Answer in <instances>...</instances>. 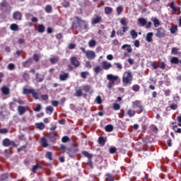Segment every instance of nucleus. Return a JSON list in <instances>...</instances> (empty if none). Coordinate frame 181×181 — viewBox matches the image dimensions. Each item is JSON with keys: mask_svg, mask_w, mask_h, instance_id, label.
<instances>
[{"mask_svg": "<svg viewBox=\"0 0 181 181\" xmlns=\"http://www.w3.org/2000/svg\"><path fill=\"white\" fill-rule=\"evenodd\" d=\"M133 80L134 76L132 75V72H131V71H126L123 74L122 84L124 86V87H127V86H131Z\"/></svg>", "mask_w": 181, "mask_h": 181, "instance_id": "nucleus-1", "label": "nucleus"}, {"mask_svg": "<svg viewBox=\"0 0 181 181\" xmlns=\"http://www.w3.org/2000/svg\"><path fill=\"white\" fill-rule=\"evenodd\" d=\"M78 151V145L74 144L72 147L68 148L66 151L67 155H69V158L71 159H74L76 158V154Z\"/></svg>", "mask_w": 181, "mask_h": 181, "instance_id": "nucleus-2", "label": "nucleus"}, {"mask_svg": "<svg viewBox=\"0 0 181 181\" xmlns=\"http://www.w3.org/2000/svg\"><path fill=\"white\" fill-rule=\"evenodd\" d=\"M75 18L76 19L79 28H82L81 25H83V29L85 30H88V29H90V27H88V25L87 24V22L86 21L81 20V18H80V17L78 16H75Z\"/></svg>", "mask_w": 181, "mask_h": 181, "instance_id": "nucleus-3", "label": "nucleus"}, {"mask_svg": "<svg viewBox=\"0 0 181 181\" xmlns=\"http://www.w3.org/2000/svg\"><path fill=\"white\" fill-rule=\"evenodd\" d=\"M156 37L162 39L163 37H166V30H165L163 28H158L156 29Z\"/></svg>", "mask_w": 181, "mask_h": 181, "instance_id": "nucleus-4", "label": "nucleus"}, {"mask_svg": "<svg viewBox=\"0 0 181 181\" xmlns=\"http://www.w3.org/2000/svg\"><path fill=\"white\" fill-rule=\"evenodd\" d=\"M3 146H13V148H16L18 146V144L15 143L13 141H11L9 139H4L2 141Z\"/></svg>", "mask_w": 181, "mask_h": 181, "instance_id": "nucleus-5", "label": "nucleus"}, {"mask_svg": "<svg viewBox=\"0 0 181 181\" xmlns=\"http://www.w3.org/2000/svg\"><path fill=\"white\" fill-rule=\"evenodd\" d=\"M103 22V17L95 15L91 19V25H97L98 23H101Z\"/></svg>", "mask_w": 181, "mask_h": 181, "instance_id": "nucleus-6", "label": "nucleus"}, {"mask_svg": "<svg viewBox=\"0 0 181 181\" xmlns=\"http://www.w3.org/2000/svg\"><path fill=\"white\" fill-rule=\"evenodd\" d=\"M107 80H109V81H110V83H112V84H115V81H118L119 77H118L117 76H114L112 74H107Z\"/></svg>", "mask_w": 181, "mask_h": 181, "instance_id": "nucleus-7", "label": "nucleus"}, {"mask_svg": "<svg viewBox=\"0 0 181 181\" xmlns=\"http://www.w3.org/2000/svg\"><path fill=\"white\" fill-rule=\"evenodd\" d=\"M86 57L88 60H93V59H95V52L93 50H88Z\"/></svg>", "mask_w": 181, "mask_h": 181, "instance_id": "nucleus-8", "label": "nucleus"}, {"mask_svg": "<svg viewBox=\"0 0 181 181\" xmlns=\"http://www.w3.org/2000/svg\"><path fill=\"white\" fill-rule=\"evenodd\" d=\"M101 66L103 70H110V69L112 67V64L107 61H103Z\"/></svg>", "mask_w": 181, "mask_h": 181, "instance_id": "nucleus-9", "label": "nucleus"}, {"mask_svg": "<svg viewBox=\"0 0 181 181\" xmlns=\"http://www.w3.org/2000/svg\"><path fill=\"white\" fill-rule=\"evenodd\" d=\"M70 60L72 66H74V67H78L80 66V62L77 60V57H72Z\"/></svg>", "mask_w": 181, "mask_h": 181, "instance_id": "nucleus-10", "label": "nucleus"}, {"mask_svg": "<svg viewBox=\"0 0 181 181\" xmlns=\"http://www.w3.org/2000/svg\"><path fill=\"white\" fill-rule=\"evenodd\" d=\"M32 63H33V58L30 57L25 62H23L22 65H23V67L28 68V67H30V66L32 65Z\"/></svg>", "mask_w": 181, "mask_h": 181, "instance_id": "nucleus-11", "label": "nucleus"}, {"mask_svg": "<svg viewBox=\"0 0 181 181\" xmlns=\"http://www.w3.org/2000/svg\"><path fill=\"white\" fill-rule=\"evenodd\" d=\"M13 18L15 21H22V13L20 11H15L13 13Z\"/></svg>", "mask_w": 181, "mask_h": 181, "instance_id": "nucleus-12", "label": "nucleus"}, {"mask_svg": "<svg viewBox=\"0 0 181 181\" xmlns=\"http://www.w3.org/2000/svg\"><path fill=\"white\" fill-rule=\"evenodd\" d=\"M82 90L85 91V93H90V94L93 93V90L90 85H84L82 86Z\"/></svg>", "mask_w": 181, "mask_h": 181, "instance_id": "nucleus-13", "label": "nucleus"}, {"mask_svg": "<svg viewBox=\"0 0 181 181\" xmlns=\"http://www.w3.org/2000/svg\"><path fill=\"white\" fill-rule=\"evenodd\" d=\"M60 75H59V80L60 81H66L69 78V74L65 73L64 71H62Z\"/></svg>", "mask_w": 181, "mask_h": 181, "instance_id": "nucleus-14", "label": "nucleus"}, {"mask_svg": "<svg viewBox=\"0 0 181 181\" xmlns=\"http://www.w3.org/2000/svg\"><path fill=\"white\" fill-rule=\"evenodd\" d=\"M138 22V25H139V26H146L147 21L144 18H139L137 20Z\"/></svg>", "mask_w": 181, "mask_h": 181, "instance_id": "nucleus-15", "label": "nucleus"}, {"mask_svg": "<svg viewBox=\"0 0 181 181\" xmlns=\"http://www.w3.org/2000/svg\"><path fill=\"white\" fill-rule=\"evenodd\" d=\"M83 95V90L81 88H75V97H81Z\"/></svg>", "mask_w": 181, "mask_h": 181, "instance_id": "nucleus-16", "label": "nucleus"}, {"mask_svg": "<svg viewBox=\"0 0 181 181\" xmlns=\"http://www.w3.org/2000/svg\"><path fill=\"white\" fill-rule=\"evenodd\" d=\"M39 169H42V165H40V163H38L35 165H33L31 169V172L33 173H36V171L39 170Z\"/></svg>", "mask_w": 181, "mask_h": 181, "instance_id": "nucleus-17", "label": "nucleus"}, {"mask_svg": "<svg viewBox=\"0 0 181 181\" xmlns=\"http://www.w3.org/2000/svg\"><path fill=\"white\" fill-rule=\"evenodd\" d=\"M136 114V111L132 109H129L126 113V115H128L129 118H132V117H135Z\"/></svg>", "mask_w": 181, "mask_h": 181, "instance_id": "nucleus-18", "label": "nucleus"}, {"mask_svg": "<svg viewBox=\"0 0 181 181\" xmlns=\"http://www.w3.org/2000/svg\"><path fill=\"white\" fill-rule=\"evenodd\" d=\"M18 112L19 115H23L26 112V107L25 106H18Z\"/></svg>", "mask_w": 181, "mask_h": 181, "instance_id": "nucleus-19", "label": "nucleus"}, {"mask_svg": "<svg viewBox=\"0 0 181 181\" xmlns=\"http://www.w3.org/2000/svg\"><path fill=\"white\" fill-rule=\"evenodd\" d=\"M48 138L51 142H56V141H57L56 139V134L53 132H51L48 134Z\"/></svg>", "mask_w": 181, "mask_h": 181, "instance_id": "nucleus-20", "label": "nucleus"}, {"mask_svg": "<svg viewBox=\"0 0 181 181\" xmlns=\"http://www.w3.org/2000/svg\"><path fill=\"white\" fill-rule=\"evenodd\" d=\"M122 49L127 50V53H132V48L131 47V45L128 44L123 45Z\"/></svg>", "mask_w": 181, "mask_h": 181, "instance_id": "nucleus-21", "label": "nucleus"}, {"mask_svg": "<svg viewBox=\"0 0 181 181\" xmlns=\"http://www.w3.org/2000/svg\"><path fill=\"white\" fill-rule=\"evenodd\" d=\"M37 30L38 33H43V32L46 30V28H45V25L43 24H39L37 25Z\"/></svg>", "mask_w": 181, "mask_h": 181, "instance_id": "nucleus-22", "label": "nucleus"}, {"mask_svg": "<svg viewBox=\"0 0 181 181\" xmlns=\"http://www.w3.org/2000/svg\"><path fill=\"white\" fill-rule=\"evenodd\" d=\"M82 155H83L85 158H87L88 160L90 159H93V154L88 153V151H82Z\"/></svg>", "mask_w": 181, "mask_h": 181, "instance_id": "nucleus-23", "label": "nucleus"}, {"mask_svg": "<svg viewBox=\"0 0 181 181\" xmlns=\"http://www.w3.org/2000/svg\"><path fill=\"white\" fill-rule=\"evenodd\" d=\"M59 151H60L62 153H65V152H67V146L64 144H60L59 148H58Z\"/></svg>", "mask_w": 181, "mask_h": 181, "instance_id": "nucleus-24", "label": "nucleus"}, {"mask_svg": "<svg viewBox=\"0 0 181 181\" xmlns=\"http://www.w3.org/2000/svg\"><path fill=\"white\" fill-rule=\"evenodd\" d=\"M142 104L141 100H135L132 103V107L135 110V108H139V106Z\"/></svg>", "mask_w": 181, "mask_h": 181, "instance_id": "nucleus-25", "label": "nucleus"}, {"mask_svg": "<svg viewBox=\"0 0 181 181\" xmlns=\"http://www.w3.org/2000/svg\"><path fill=\"white\" fill-rule=\"evenodd\" d=\"M98 142L99 145H100L101 146H104V145H105V143L107 142V140H105V139H104V137L100 136L98 138Z\"/></svg>", "mask_w": 181, "mask_h": 181, "instance_id": "nucleus-26", "label": "nucleus"}, {"mask_svg": "<svg viewBox=\"0 0 181 181\" xmlns=\"http://www.w3.org/2000/svg\"><path fill=\"white\" fill-rule=\"evenodd\" d=\"M180 62V60H179V58L176 57H173L170 59L171 64H179Z\"/></svg>", "mask_w": 181, "mask_h": 181, "instance_id": "nucleus-27", "label": "nucleus"}, {"mask_svg": "<svg viewBox=\"0 0 181 181\" xmlns=\"http://www.w3.org/2000/svg\"><path fill=\"white\" fill-rule=\"evenodd\" d=\"M10 29L14 32H18L19 30V25L16 23H13L10 25Z\"/></svg>", "mask_w": 181, "mask_h": 181, "instance_id": "nucleus-28", "label": "nucleus"}, {"mask_svg": "<svg viewBox=\"0 0 181 181\" xmlns=\"http://www.w3.org/2000/svg\"><path fill=\"white\" fill-rule=\"evenodd\" d=\"M149 129L152 132H154V134H158V131H159V129H158V127H156V125H155V124L150 125Z\"/></svg>", "mask_w": 181, "mask_h": 181, "instance_id": "nucleus-29", "label": "nucleus"}, {"mask_svg": "<svg viewBox=\"0 0 181 181\" xmlns=\"http://www.w3.org/2000/svg\"><path fill=\"white\" fill-rule=\"evenodd\" d=\"M41 145L42 148H47L49 146V144L47 143V140L45 138L41 139Z\"/></svg>", "mask_w": 181, "mask_h": 181, "instance_id": "nucleus-30", "label": "nucleus"}, {"mask_svg": "<svg viewBox=\"0 0 181 181\" xmlns=\"http://www.w3.org/2000/svg\"><path fill=\"white\" fill-rule=\"evenodd\" d=\"M23 78L25 81H29V79L30 78V76L28 73V71H25L23 72Z\"/></svg>", "mask_w": 181, "mask_h": 181, "instance_id": "nucleus-31", "label": "nucleus"}, {"mask_svg": "<svg viewBox=\"0 0 181 181\" xmlns=\"http://www.w3.org/2000/svg\"><path fill=\"white\" fill-rule=\"evenodd\" d=\"M46 114H49V115H52L53 114V111L54 109L52 106H48L45 108Z\"/></svg>", "mask_w": 181, "mask_h": 181, "instance_id": "nucleus-32", "label": "nucleus"}, {"mask_svg": "<svg viewBox=\"0 0 181 181\" xmlns=\"http://www.w3.org/2000/svg\"><path fill=\"white\" fill-rule=\"evenodd\" d=\"M152 36H153V33H148L146 37V42H148V43H150V42H152Z\"/></svg>", "mask_w": 181, "mask_h": 181, "instance_id": "nucleus-33", "label": "nucleus"}, {"mask_svg": "<svg viewBox=\"0 0 181 181\" xmlns=\"http://www.w3.org/2000/svg\"><path fill=\"white\" fill-rule=\"evenodd\" d=\"M62 6L63 8H70V1L67 0H63V1L61 3Z\"/></svg>", "mask_w": 181, "mask_h": 181, "instance_id": "nucleus-34", "label": "nucleus"}, {"mask_svg": "<svg viewBox=\"0 0 181 181\" xmlns=\"http://www.w3.org/2000/svg\"><path fill=\"white\" fill-rule=\"evenodd\" d=\"M132 90L134 91V93H138L141 90V86L138 84H134L132 86Z\"/></svg>", "mask_w": 181, "mask_h": 181, "instance_id": "nucleus-35", "label": "nucleus"}, {"mask_svg": "<svg viewBox=\"0 0 181 181\" xmlns=\"http://www.w3.org/2000/svg\"><path fill=\"white\" fill-rule=\"evenodd\" d=\"M105 129L106 132H112V131H114V126L112 124H107L105 126Z\"/></svg>", "mask_w": 181, "mask_h": 181, "instance_id": "nucleus-36", "label": "nucleus"}, {"mask_svg": "<svg viewBox=\"0 0 181 181\" xmlns=\"http://www.w3.org/2000/svg\"><path fill=\"white\" fill-rule=\"evenodd\" d=\"M57 62H59V57L55 56L49 59V62L51 63V64H56Z\"/></svg>", "mask_w": 181, "mask_h": 181, "instance_id": "nucleus-37", "label": "nucleus"}, {"mask_svg": "<svg viewBox=\"0 0 181 181\" xmlns=\"http://www.w3.org/2000/svg\"><path fill=\"white\" fill-rule=\"evenodd\" d=\"M35 126L37 129H40L41 131L45 129V124L43 122L36 123Z\"/></svg>", "mask_w": 181, "mask_h": 181, "instance_id": "nucleus-38", "label": "nucleus"}, {"mask_svg": "<svg viewBox=\"0 0 181 181\" xmlns=\"http://www.w3.org/2000/svg\"><path fill=\"white\" fill-rule=\"evenodd\" d=\"M103 71V68H101L100 66V65L96 66L94 69H93V71L94 73H95V74H100V72Z\"/></svg>", "mask_w": 181, "mask_h": 181, "instance_id": "nucleus-39", "label": "nucleus"}, {"mask_svg": "<svg viewBox=\"0 0 181 181\" xmlns=\"http://www.w3.org/2000/svg\"><path fill=\"white\" fill-rule=\"evenodd\" d=\"M105 15H110V14L112 13V8H111L110 6H106L105 8Z\"/></svg>", "mask_w": 181, "mask_h": 181, "instance_id": "nucleus-40", "label": "nucleus"}, {"mask_svg": "<svg viewBox=\"0 0 181 181\" xmlns=\"http://www.w3.org/2000/svg\"><path fill=\"white\" fill-rule=\"evenodd\" d=\"M151 21L154 23V28H158V26L160 25V23L158 18H151Z\"/></svg>", "mask_w": 181, "mask_h": 181, "instance_id": "nucleus-41", "label": "nucleus"}, {"mask_svg": "<svg viewBox=\"0 0 181 181\" xmlns=\"http://www.w3.org/2000/svg\"><path fill=\"white\" fill-rule=\"evenodd\" d=\"M106 181H114V176L110 173H106Z\"/></svg>", "mask_w": 181, "mask_h": 181, "instance_id": "nucleus-42", "label": "nucleus"}, {"mask_svg": "<svg viewBox=\"0 0 181 181\" xmlns=\"http://www.w3.org/2000/svg\"><path fill=\"white\" fill-rule=\"evenodd\" d=\"M45 11L47 13H52V11H53V8L52 7L51 5H47Z\"/></svg>", "mask_w": 181, "mask_h": 181, "instance_id": "nucleus-43", "label": "nucleus"}, {"mask_svg": "<svg viewBox=\"0 0 181 181\" xmlns=\"http://www.w3.org/2000/svg\"><path fill=\"white\" fill-rule=\"evenodd\" d=\"M130 35H131L132 39H136V37H138V33H136V31H135V30H132L130 31Z\"/></svg>", "mask_w": 181, "mask_h": 181, "instance_id": "nucleus-44", "label": "nucleus"}, {"mask_svg": "<svg viewBox=\"0 0 181 181\" xmlns=\"http://www.w3.org/2000/svg\"><path fill=\"white\" fill-rule=\"evenodd\" d=\"M1 92L4 95H8V94H9V89L6 86H4L1 88Z\"/></svg>", "mask_w": 181, "mask_h": 181, "instance_id": "nucleus-45", "label": "nucleus"}, {"mask_svg": "<svg viewBox=\"0 0 181 181\" xmlns=\"http://www.w3.org/2000/svg\"><path fill=\"white\" fill-rule=\"evenodd\" d=\"M33 89H28L26 88H23V94H32Z\"/></svg>", "mask_w": 181, "mask_h": 181, "instance_id": "nucleus-46", "label": "nucleus"}, {"mask_svg": "<svg viewBox=\"0 0 181 181\" xmlns=\"http://www.w3.org/2000/svg\"><path fill=\"white\" fill-rule=\"evenodd\" d=\"M95 45H97L95 40L92 39L88 42L89 47H94V46H95Z\"/></svg>", "mask_w": 181, "mask_h": 181, "instance_id": "nucleus-47", "label": "nucleus"}, {"mask_svg": "<svg viewBox=\"0 0 181 181\" xmlns=\"http://www.w3.org/2000/svg\"><path fill=\"white\" fill-rule=\"evenodd\" d=\"M170 7L171 8L173 12H177V7L175 6V2H171L170 4Z\"/></svg>", "mask_w": 181, "mask_h": 181, "instance_id": "nucleus-48", "label": "nucleus"}, {"mask_svg": "<svg viewBox=\"0 0 181 181\" xmlns=\"http://www.w3.org/2000/svg\"><path fill=\"white\" fill-rule=\"evenodd\" d=\"M116 11L117 15H121V13L124 11V8H122V6H119L118 7H117Z\"/></svg>", "mask_w": 181, "mask_h": 181, "instance_id": "nucleus-49", "label": "nucleus"}, {"mask_svg": "<svg viewBox=\"0 0 181 181\" xmlns=\"http://www.w3.org/2000/svg\"><path fill=\"white\" fill-rule=\"evenodd\" d=\"M33 98H35V100H39V93H37L36 92V90H35V89L33 90V93H31Z\"/></svg>", "mask_w": 181, "mask_h": 181, "instance_id": "nucleus-50", "label": "nucleus"}, {"mask_svg": "<svg viewBox=\"0 0 181 181\" xmlns=\"http://www.w3.org/2000/svg\"><path fill=\"white\" fill-rule=\"evenodd\" d=\"M170 33H172V35H175V33H176L177 32V26H172L170 28Z\"/></svg>", "mask_w": 181, "mask_h": 181, "instance_id": "nucleus-51", "label": "nucleus"}, {"mask_svg": "<svg viewBox=\"0 0 181 181\" xmlns=\"http://www.w3.org/2000/svg\"><path fill=\"white\" fill-rule=\"evenodd\" d=\"M113 110H115V111L121 110V105L119 103H113Z\"/></svg>", "mask_w": 181, "mask_h": 181, "instance_id": "nucleus-52", "label": "nucleus"}, {"mask_svg": "<svg viewBox=\"0 0 181 181\" xmlns=\"http://www.w3.org/2000/svg\"><path fill=\"white\" fill-rule=\"evenodd\" d=\"M52 152L47 151L45 154V158H47V159H49V160H52L53 158H52Z\"/></svg>", "mask_w": 181, "mask_h": 181, "instance_id": "nucleus-53", "label": "nucleus"}, {"mask_svg": "<svg viewBox=\"0 0 181 181\" xmlns=\"http://www.w3.org/2000/svg\"><path fill=\"white\" fill-rule=\"evenodd\" d=\"M35 80H36L37 83H42V81H43L44 78L39 77V73H37L35 74Z\"/></svg>", "mask_w": 181, "mask_h": 181, "instance_id": "nucleus-54", "label": "nucleus"}, {"mask_svg": "<svg viewBox=\"0 0 181 181\" xmlns=\"http://www.w3.org/2000/svg\"><path fill=\"white\" fill-rule=\"evenodd\" d=\"M151 66L155 70H156L157 69H159V64H158V62H151Z\"/></svg>", "mask_w": 181, "mask_h": 181, "instance_id": "nucleus-55", "label": "nucleus"}, {"mask_svg": "<svg viewBox=\"0 0 181 181\" xmlns=\"http://www.w3.org/2000/svg\"><path fill=\"white\" fill-rule=\"evenodd\" d=\"M9 108L12 110H15V108H16V103H13V102H10L9 104Z\"/></svg>", "mask_w": 181, "mask_h": 181, "instance_id": "nucleus-56", "label": "nucleus"}, {"mask_svg": "<svg viewBox=\"0 0 181 181\" xmlns=\"http://www.w3.org/2000/svg\"><path fill=\"white\" fill-rule=\"evenodd\" d=\"M70 141V138L67 136H64L62 138V142H63V144H66V142H69Z\"/></svg>", "mask_w": 181, "mask_h": 181, "instance_id": "nucleus-57", "label": "nucleus"}, {"mask_svg": "<svg viewBox=\"0 0 181 181\" xmlns=\"http://www.w3.org/2000/svg\"><path fill=\"white\" fill-rule=\"evenodd\" d=\"M173 131L177 132V134H181V129L177 127V125L173 126Z\"/></svg>", "mask_w": 181, "mask_h": 181, "instance_id": "nucleus-58", "label": "nucleus"}, {"mask_svg": "<svg viewBox=\"0 0 181 181\" xmlns=\"http://www.w3.org/2000/svg\"><path fill=\"white\" fill-rule=\"evenodd\" d=\"M95 101L97 104H102L103 103V99H101V96L98 95L95 98Z\"/></svg>", "mask_w": 181, "mask_h": 181, "instance_id": "nucleus-59", "label": "nucleus"}, {"mask_svg": "<svg viewBox=\"0 0 181 181\" xmlns=\"http://www.w3.org/2000/svg\"><path fill=\"white\" fill-rule=\"evenodd\" d=\"M171 53L173 54H177V53H179V49H177V47H173L171 49Z\"/></svg>", "mask_w": 181, "mask_h": 181, "instance_id": "nucleus-60", "label": "nucleus"}, {"mask_svg": "<svg viewBox=\"0 0 181 181\" xmlns=\"http://www.w3.org/2000/svg\"><path fill=\"white\" fill-rule=\"evenodd\" d=\"M33 57L36 63H37V62H39V60L40 59V57H39V55L37 54H34Z\"/></svg>", "mask_w": 181, "mask_h": 181, "instance_id": "nucleus-61", "label": "nucleus"}, {"mask_svg": "<svg viewBox=\"0 0 181 181\" xmlns=\"http://www.w3.org/2000/svg\"><path fill=\"white\" fill-rule=\"evenodd\" d=\"M68 49L69 50H73V49H76V44L70 43L68 45Z\"/></svg>", "mask_w": 181, "mask_h": 181, "instance_id": "nucleus-62", "label": "nucleus"}, {"mask_svg": "<svg viewBox=\"0 0 181 181\" xmlns=\"http://www.w3.org/2000/svg\"><path fill=\"white\" fill-rule=\"evenodd\" d=\"M120 23L121 25H123V26H127V19L125 18H122L121 20H120Z\"/></svg>", "mask_w": 181, "mask_h": 181, "instance_id": "nucleus-63", "label": "nucleus"}, {"mask_svg": "<svg viewBox=\"0 0 181 181\" xmlns=\"http://www.w3.org/2000/svg\"><path fill=\"white\" fill-rule=\"evenodd\" d=\"M8 70H13V69H15V64L13 63L8 64Z\"/></svg>", "mask_w": 181, "mask_h": 181, "instance_id": "nucleus-64", "label": "nucleus"}]
</instances>
